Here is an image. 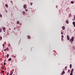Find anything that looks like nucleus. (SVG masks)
<instances>
[{"label":"nucleus","mask_w":75,"mask_h":75,"mask_svg":"<svg viewBox=\"0 0 75 75\" xmlns=\"http://www.w3.org/2000/svg\"><path fill=\"white\" fill-rule=\"evenodd\" d=\"M74 37H72L71 38V39H70V40H69V41H70L71 42V43H72V41H74Z\"/></svg>","instance_id":"1"},{"label":"nucleus","mask_w":75,"mask_h":75,"mask_svg":"<svg viewBox=\"0 0 75 75\" xmlns=\"http://www.w3.org/2000/svg\"><path fill=\"white\" fill-rule=\"evenodd\" d=\"M23 8H25H25H27V6H26V5H24L23 6Z\"/></svg>","instance_id":"2"},{"label":"nucleus","mask_w":75,"mask_h":75,"mask_svg":"<svg viewBox=\"0 0 75 75\" xmlns=\"http://www.w3.org/2000/svg\"><path fill=\"white\" fill-rule=\"evenodd\" d=\"M67 40H69V35H67Z\"/></svg>","instance_id":"3"},{"label":"nucleus","mask_w":75,"mask_h":75,"mask_svg":"<svg viewBox=\"0 0 75 75\" xmlns=\"http://www.w3.org/2000/svg\"><path fill=\"white\" fill-rule=\"evenodd\" d=\"M73 72H74V69H73L71 70V73L72 74V73H73Z\"/></svg>","instance_id":"4"},{"label":"nucleus","mask_w":75,"mask_h":75,"mask_svg":"<svg viewBox=\"0 0 75 75\" xmlns=\"http://www.w3.org/2000/svg\"><path fill=\"white\" fill-rule=\"evenodd\" d=\"M73 24L74 25V27H75V22H73Z\"/></svg>","instance_id":"5"},{"label":"nucleus","mask_w":75,"mask_h":75,"mask_svg":"<svg viewBox=\"0 0 75 75\" xmlns=\"http://www.w3.org/2000/svg\"><path fill=\"white\" fill-rule=\"evenodd\" d=\"M65 27L64 26H63L62 27V30H65Z\"/></svg>","instance_id":"6"},{"label":"nucleus","mask_w":75,"mask_h":75,"mask_svg":"<svg viewBox=\"0 0 75 75\" xmlns=\"http://www.w3.org/2000/svg\"><path fill=\"white\" fill-rule=\"evenodd\" d=\"M66 23H67V24H68L69 23L68 22V20H67L66 21Z\"/></svg>","instance_id":"7"},{"label":"nucleus","mask_w":75,"mask_h":75,"mask_svg":"<svg viewBox=\"0 0 75 75\" xmlns=\"http://www.w3.org/2000/svg\"><path fill=\"white\" fill-rule=\"evenodd\" d=\"M17 24H19V23H20V22L18 21L17 22V23H16Z\"/></svg>","instance_id":"8"},{"label":"nucleus","mask_w":75,"mask_h":75,"mask_svg":"<svg viewBox=\"0 0 75 75\" xmlns=\"http://www.w3.org/2000/svg\"><path fill=\"white\" fill-rule=\"evenodd\" d=\"M27 37H28V38L29 39H30V36L28 35V36Z\"/></svg>","instance_id":"9"},{"label":"nucleus","mask_w":75,"mask_h":75,"mask_svg":"<svg viewBox=\"0 0 75 75\" xmlns=\"http://www.w3.org/2000/svg\"><path fill=\"white\" fill-rule=\"evenodd\" d=\"M9 57V54H7V55H6L7 58H8Z\"/></svg>","instance_id":"10"},{"label":"nucleus","mask_w":75,"mask_h":75,"mask_svg":"<svg viewBox=\"0 0 75 75\" xmlns=\"http://www.w3.org/2000/svg\"><path fill=\"white\" fill-rule=\"evenodd\" d=\"M11 58H10L8 59V61H11Z\"/></svg>","instance_id":"11"},{"label":"nucleus","mask_w":75,"mask_h":75,"mask_svg":"<svg viewBox=\"0 0 75 75\" xmlns=\"http://www.w3.org/2000/svg\"><path fill=\"white\" fill-rule=\"evenodd\" d=\"M65 71H66L67 70V67L66 66L65 67Z\"/></svg>","instance_id":"12"},{"label":"nucleus","mask_w":75,"mask_h":75,"mask_svg":"<svg viewBox=\"0 0 75 75\" xmlns=\"http://www.w3.org/2000/svg\"><path fill=\"white\" fill-rule=\"evenodd\" d=\"M5 6L6 7H8V5L7 4H6L5 5Z\"/></svg>","instance_id":"13"},{"label":"nucleus","mask_w":75,"mask_h":75,"mask_svg":"<svg viewBox=\"0 0 75 75\" xmlns=\"http://www.w3.org/2000/svg\"><path fill=\"white\" fill-rule=\"evenodd\" d=\"M6 51H8L9 50V49H8V47L6 48Z\"/></svg>","instance_id":"14"},{"label":"nucleus","mask_w":75,"mask_h":75,"mask_svg":"<svg viewBox=\"0 0 75 75\" xmlns=\"http://www.w3.org/2000/svg\"><path fill=\"white\" fill-rule=\"evenodd\" d=\"M65 71H63L62 72V74H65Z\"/></svg>","instance_id":"15"},{"label":"nucleus","mask_w":75,"mask_h":75,"mask_svg":"<svg viewBox=\"0 0 75 75\" xmlns=\"http://www.w3.org/2000/svg\"><path fill=\"white\" fill-rule=\"evenodd\" d=\"M10 74H12H12H13V72L12 71H10Z\"/></svg>","instance_id":"16"},{"label":"nucleus","mask_w":75,"mask_h":75,"mask_svg":"<svg viewBox=\"0 0 75 75\" xmlns=\"http://www.w3.org/2000/svg\"><path fill=\"white\" fill-rule=\"evenodd\" d=\"M71 4H73V3H74V1H71Z\"/></svg>","instance_id":"17"},{"label":"nucleus","mask_w":75,"mask_h":75,"mask_svg":"<svg viewBox=\"0 0 75 75\" xmlns=\"http://www.w3.org/2000/svg\"><path fill=\"white\" fill-rule=\"evenodd\" d=\"M3 30L4 31V30H5V27H4L3 28Z\"/></svg>","instance_id":"18"},{"label":"nucleus","mask_w":75,"mask_h":75,"mask_svg":"<svg viewBox=\"0 0 75 75\" xmlns=\"http://www.w3.org/2000/svg\"><path fill=\"white\" fill-rule=\"evenodd\" d=\"M61 37H62V38H64V35H62Z\"/></svg>","instance_id":"19"},{"label":"nucleus","mask_w":75,"mask_h":75,"mask_svg":"<svg viewBox=\"0 0 75 75\" xmlns=\"http://www.w3.org/2000/svg\"><path fill=\"white\" fill-rule=\"evenodd\" d=\"M72 66V64H71L70 65V68H71V67Z\"/></svg>","instance_id":"20"},{"label":"nucleus","mask_w":75,"mask_h":75,"mask_svg":"<svg viewBox=\"0 0 75 75\" xmlns=\"http://www.w3.org/2000/svg\"><path fill=\"white\" fill-rule=\"evenodd\" d=\"M1 73H4V71H2L1 72Z\"/></svg>","instance_id":"21"},{"label":"nucleus","mask_w":75,"mask_h":75,"mask_svg":"<svg viewBox=\"0 0 75 75\" xmlns=\"http://www.w3.org/2000/svg\"><path fill=\"white\" fill-rule=\"evenodd\" d=\"M1 67L2 69H4V67H3L2 66Z\"/></svg>","instance_id":"22"},{"label":"nucleus","mask_w":75,"mask_h":75,"mask_svg":"<svg viewBox=\"0 0 75 75\" xmlns=\"http://www.w3.org/2000/svg\"><path fill=\"white\" fill-rule=\"evenodd\" d=\"M23 14H25V11H23Z\"/></svg>","instance_id":"23"},{"label":"nucleus","mask_w":75,"mask_h":75,"mask_svg":"<svg viewBox=\"0 0 75 75\" xmlns=\"http://www.w3.org/2000/svg\"><path fill=\"white\" fill-rule=\"evenodd\" d=\"M25 11H28V10L27 9H25Z\"/></svg>","instance_id":"24"},{"label":"nucleus","mask_w":75,"mask_h":75,"mask_svg":"<svg viewBox=\"0 0 75 75\" xmlns=\"http://www.w3.org/2000/svg\"><path fill=\"white\" fill-rule=\"evenodd\" d=\"M61 34H62H62H63V32H61Z\"/></svg>","instance_id":"25"},{"label":"nucleus","mask_w":75,"mask_h":75,"mask_svg":"<svg viewBox=\"0 0 75 75\" xmlns=\"http://www.w3.org/2000/svg\"><path fill=\"white\" fill-rule=\"evenodd\" d=\"M0 16L1 17H2V15H1V14H0Z\"/></svg>","instance_id":"26"},{"label":"nucleus","mask_w":75,"mask_h":75,"mask_svg":"<svg viewBox=\"0 0 75 75\" xmlns=\"http://www.w3.org/2000/svg\"><path fill=\"white\" fill-rule=\"evenodd\" d=\"M2 31H1V29H0V32H1Z\"/></svg>","instance_id":"27"},{"label":"nucleus","mask_w":75,"mask_h":75,"mask_svg":"<svg viewBox=\"0 0 75 75\" xmlns=\"http://www.w3.org/2000/svg\"><path fill=\"white\" fill-rule=\"evenodd\" d=\"M33 3H31V4H30L31 6H32V5H33Z\"/></svg>","instance_id":"28"},{"label":"nucleus","mask_w":75,"mask_h":75,"mask_svg":"<svg viewBox=\"0 0 75 75\" xmlns=\"http://www.w3.org/2000/svg\"><path fill=\"white\" fill-rule=\"evenodd\" d=\"M3 47H4V44H3Z\"/></svg>","instance_id":"29"},{"label":"nucleus","mask_w":75,"mask_h":75,"mask_svg":"<svg viewBox=\"0 0 75 75\" xmlns=\"http://www.w3.org/2000/svg\"><path fill=\"white\" fill-rule=\"evenodd\" d=\"M70 75H73V74H72V73H70Z\"/></svg>","instance_id":"30"},{"label":"nucleus","mask_w":75,"mask_h":75,"mask_svg":"<svg viewBox=\"0 0 75 75\" xmlns=\"http://www.w3.org/2000/svg\"><path fill=\"white\" fill-rule=\"evenodd\" d=\"M9 74L8 73H7V74H6V75H8V74Z\"/></svg>","instance_id":"31"},{"label":"nucleus","mask_w":75,"mask_h":75,"mask_svg":"<svg viewBox=\"0 0 75 75\" xmlns=\"http://www.w3.org/2000/svg\"><path fill=\"white\" fill-rule=\"evenodd\" d=\"M6 63H4V65H6Z\"/></svg>","instance_id":"32"},{"label":"nucleus","mask_w":75,"mask_h":75,"mask_svg":"<svg viewBox=\"0 0 75 75\" xmlns=\"http://www.w3.org/2000/svg\"><path fill=\"white\" fill-rule=\"evenodd\" d=\"M73 49H74V48H75V46H73Z\"/></svg>","instance_id":"33"},{"label":"nucleus","mask_w":75,"mask_h":75,"mask_svg":"<svg viewBox=\"0 0 75 75\" xmlns=\"http://www.w3.org/2000/svg\"><path fill=\"white\" fill-rule=\"evenodd\" d=\"M6 49H4V51H6Z\"/></svg>","instance_id":"34"},{"label":"nucleus","mask_w":75,"mask_h":75,"mask_svg":"<svg viewBox=\"0 0 75 75\" xmlns=\"http://www.w3.org/2000/svg\"><path fill=\"white\" fill-rule=\"evenodd\" d=\"M62 41H63V38H62Z\"/></svg>","instance_id":"35"},{"label":"nucleus","mask_w":75,"mask_h":75,"mask_svg":"<svg viewBox=\"0 0 75 75\" xmlns=\"http://www.w3.org/2000/svg\"><path fill=\"white\" fill-rule=\"evenodd\" d=\"M6 13H7V10H6Z\"/></svg>","instance_id":"36"},{"label":"nucleus","mask_w":75,"mask_h":75,"mask_svg":"<svg viewBox=\"0 0 75 75\" xmlns=\"http://www.w3.org/2000/svg\"><path fill=\"white\" fill-rule=\"evenodd\" d=\"M12 2H13L12 1H11V3H12Z\"/></svg>","instance_id":"37"},{"label":"nucleus","mask_w":75,"mask_h":75,"mask_svg":"<svg viewBox=\"0 0 75 75\" xmlns=\"http://www.w3.org/2000/svg\"><path fill=\"white\" fill-rule=\"evenodd\" d=\"M68 72H69V70H68Z\"/></svg>","instance_id":"38"},{"label":"nucleus","mask_w":75,"mask_h":75,"mask_svg":"<svg viewBox=\"0 0 75 75\" xmlns=\"http://www.w3.org/2000/svg\"><path fill=\"white\" fill-rule=\"evenodd\" d=\"M16 56H14V58H16Z\"/></svg>","instance_id":"39"},{"label":"nucleus","mask_w":75,"mask_h":75,"mask_svg":"<svg viewBox=\"0 0 75 75\" xmlns=\"http://www.w3.org/2000/svg\"><path fill=\"white\" fill-rule=\"evenodd\" d=\"M5 58H6V57H5Z\"/></svg>","instance_id":"40"},{"label":"nucleus","mask_w":75,"mask_h":75,"mask_svg":"<svg viewBox=\"0 0 75 75\" xmlns=\"http://www.w3.org/2000/svg\"><path fill=\"white\" fill-rule=\"evenodd\" d=\"M1 39L2 38V37H1Z\"/></svg>","instance_id":"41"},{"label":"nucleus","mask_w":75,"mask_h":75,"mask_svg":"<svg viewBox=\"0 0 75 75\" xmlns=\"http://www.w3.org/2000/svg\"><path fill=\"white\" fill-rule=\"evenodd\" d=\"M4 32H5V31H4Z\"/></svg>","instance_id":"42"},{"label":"nucleus","mask_w":75,"mask_h":75,"mask_svg":"<svg viewBox=\"0 0 75 75\" xmlns=\"http://www.w3.org/2000/svg\"><path fill=\"white\" fill-rule=\"evenodd\" d=\"M1 61V60L0 59V61Z\"/></svg>","instance_id":"43"},{"label":"nucleus","mask_w":75,"mask_h":75,"mask_svg":"<svg viewBox=\"0 0 75 75\" xmlns=\"http://www.w3.org/2000/svg\"><path fill=\"white\" fill-rule=\"evenodd\" d=\"M13 75H14V74H13Z\"/></svg>","instance_id":"44"}]
</instances>
